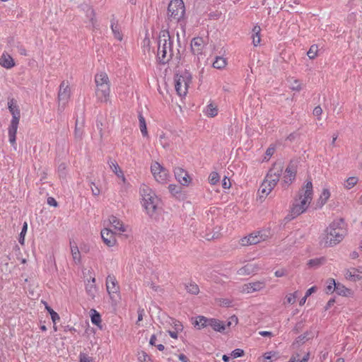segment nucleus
<instances>
[{
	"mask_svg": "<svg viewBox=\"0 0 362 362\" xmlns=\"http://www.w3.org/2000/svg\"><path fill=\"white\" fill-rule=\"evenodd\" d=\"M173 40L168 30L160 32L158 40L157 59L160 64L168 63L174 56Z\"/></svg>",
	"mask_w": 362,
	"mask_h": 362,
	"instance_id": "nucleus-1",
	"label": "nucleus"
},
{
	"mask_svg": "<svg viewBox=\"0 0 362 362\" xmlns=\"http://www.w3.org/2000/svg\"><path fill=\"white\" fill-rule=\"evenodd\" d=\"M313 199V184L308 181L299 192V199H296L291 209V216L295 218L305 211Z\"/></svg>",
	"mask_w": 362,
	"mask_h": 362,
	"instance_id": "nucleus-2",
	"label": "nucleus"
},
{
	"mask_svg": "<svg viewBox=\"0 0 362 362\" xmlns=\"http://www.w3.org/2000/svg\"><path fill=\"white\" fill-rule=\"evenodd\" d=\"M326 245L332 247L343 240L347 230L343 218L334 220L326 229Z\"/></svg>",
	"mask_w": 362,
	"mask_h": 362,
	"instance_id": "nucleus-3",
	"label": "nucleus"
},
{
	"mask_svg": "<svg viewBox=\"0 0 362 362\" xmlns=\"http://www.w3.org/2000/svg\"><path fill=\"white\" fill-rule=\"evenodd\" d=\"M95 83L96 85L95 95L101 103H107L109 100L110 93V80L105 72H100L95 75Z\"/></svg>",
	"mask_w": 362,
	"mask_h": 362,
	"instance_id": "nucleus-4",
	"label": "nucleus"
},
{
	"mask_svg": "<svg viewBox=\"0 0 362 362\" xmlns=\"http://www.w3.org/2000/svg\"><path fill=\"white\" fill-rule=\"evenodd\" d=\"M141 194L143 197L144 206L150 216H153L159 207L160 199L156 193L148 186L144 185L141 188Z\"/></svg>",
	"mask_w": 362,
	"mask_h": 362,
	"instance_id": "nucleus-5",
	"label": "nucleus"
},
{
	"mask_svg": "<svg viewBox=\"0 0 362 362\" xmlns=\"http://www.w3.org/2000/svg\"><path fill=\"white\" fill-rule=\"evenodd\" d=\"M185 12V4L182 0H172L168 7V20L178 22L183 18Z\"/></svg>",
	"mask_w": 362,
	"mask_h": 362,
	"instance_id": "nucleus-6",
	"label": "nucleus"
},
{
	"mask_svg": "<svg viewBox=\"0 0 362 362\" xmlns=\"http://www.w3.org/2000/svg\"><path fill=\"white\" fill-rule=\"evenodd\" d=\"M191 82L192 76L187 71L175 76V88L179 96H185L187 94V88Z\"/></svg>",
	"mask_w": 362,
	"mask_h": 362,
	"instance_id": "nucleus-7",
	"label": "nucleus"
},
{
	"mask_svg": "<svg viewBox=\"0 0 362 362\" xmlns=\"http://www.w3.org/2000/svg\"><path fill=\"white\" fill-rule=\"evenodd\" d=\"M238 322V317L235 315L230 316L226 321H221L215 318H210L209 327L214 330L221 333H225L230 327H235Z\"/></svg>",
	"mask_w": 362,
	"mask_h": 362,
	"instance_id": "nucleus-8",
	"label": "nucleus"
},
{
	"mask_svg": "<svg viewBox=\"0 0 362 362\" xmlns=\"http://www.w3.org/2000/svg\"><path fill=\"white\" fill-rule=\"evenodd\" d=\"M71 97V88L68 81H63L59 88L58 91V108L59 112H62L65 109Z\"/></svg>",
	"mask_w": 362,
	"mask_h": 362,
	"instance_id": "nucleus-9",
	"label": "nucleus"
},
{
	"mask_svg": "<svg viewBox=\"0 0 362 362\" xmlns=\"http://www.w3.org/2000/svg\"><path fill=\"white\" fill-rule=\"evenodd\" d=\"M173 329L166 330L165 332H159L158 334L153 333L150 336V339H156L157 337L162 338L167 337V333L169 334L170 337L173 339H177L178 337L182 338V336L180 334L183 331V325L182 324L177 320H173Z\"/></svg>",
	"mask_w": 362,
	"mask_h": 362,
	"instance_id": "nucleus-10",
	"label": "nucleus"
},
{
	"mask_svg": "<svg viewBox=\"0 0 362 362\" xmlns=\"http://www.w3.org/2000/svg\"><path fill=\"white\" fill-rule=\"evenodd\" d=\"M264 240V237L259 231L250 234L240 240V244L243 246L256 245Z\"/></svg>",
	"mask_w": 362,
	"mask_h": 362,
	"instance_id": "nucleus-11",
	"label": "nucleus"
},
{
	"mask_svg": "<svg viewBox=\"0 0 362 362\" xmlns=\"http://www.w3.org/2000/svg\"><path fill=\"white\" fill-rule=\"evenodd\" d=\"M106 288L111 298L115 297L119 291V286L115 276L108 275L106 279Z\"/></svg>",
	"mask_w": 362,
	"mask_h": 362,
	"instance_id": "nucleus-12",
	"label": "nucleus"
},
{
	"mask_svg": "<svg viewBox=\"0 0 362 362\" xmlns=\"http://www.w3.org/2000/svg\"><path fill=\"white\" fill-rule=\"evenodd\" d=\"M266 286L265 281H258L255 282H250L245 284L242 287V291L246 293H251L256 291H259L264 289Z\"/></svg>",
	"mask_w": 362,
	"mask_h": 362,
	"instance_id": "nucleus-13",
	"label": "nucleus"
},
{
	"mask_svg": "<svg viewBox=\"0 0 362 362\" xmlns=\"http://www.w3.org/2000/svg\"><path fill=\"white\" fill-rule=\"evenodd\" d=\"M296 175V170L293 165H288L286 168L285 174L281 185L284 187L289 185L295 180Z\"/></svg>",
	"mask_w": 362,
	"mask_h": 362,
	"instance_id": "nucleus-14",
	"label": "nucleus"
},
{
	"mask_svg": "<svg viewBox=\"0 0 362 362\" xmlns=\"http://www.w3.org/2000/svg\"><path fill=\"white\" fill-rule=\"evenodd\" d=\"M176 180L183 186H187L191 182V178L187 171L184 169L177 167L174 170Z\"/></svg>",
	"mask_w": 362,
	"mask_h": 362,
	"instance_id": "nucleus-15",
	"label": "nucleus"
},
{
	"mask_svg": "<svg viewBox=\"0 0 362 362\" xmlns=\"http://www.w3.org/2000/svg\"><path fill=\"white\" fill-rule=\"evenodd\" d=\"M344 276L346 279L352 281L362 279V267L346 269Z\"/></svg>",
	"mask_w": 362,
	"mask_h": 362,
	"instance_id": "nucleus-16",
	"label": "nucleus"
},
{
	"mask_svg": "<svg viewBox=\"0 0 362 362\" xmlns=\"http://www.w3.org/2000/svg\"><path fill=\"white\" fill-rule=\"evenodd\" d=\"M101 238L104 243L108 247H112L116 244V238L112 230L105 228L101 230Z\"/></svg>",
	"mask_w": 362,
	"mask_h": 362,
	"instance_id": "nucleus-17",
	"label": "nucleus"
},
{
	"mask_svg": "<svg viewBox=\"0 0 362 362\" xmlns=\"http://www.w3.org/2000/svg\"><path fill=\"white\" fill-rule=\"evenodd\" d=\"M283 172V165L281 163H274L272 168L269 170L267 177L271 180H275L276 182L279 181V178Z\"/></svg>",
	"mask_w": 362,
	"mask_h": 362,
	"instance_id": "nucleus-18",
	"label": "nucleus"
},
{
	"mask_svg": "<svg viewBox=\"0 0 362 362\" xmlns=\"http://www.w3.org/2000/svg\"><path fill=\"white\" fill-rule=\"evenodd\" d=\"M276 184L275 180H271L266 177L260 187L261 193L268 195Z\"/></svg>",
	"mask_w": 362,
	"mask_h": 362,
	"instance_id": "nucleus-19",
	"label": "nucleus"
},
{
	"mask_svg": "<svg viewBox=\"0 0 362 362\" xmlns=\"http://www.w3.org/2000/svg\"><path fill=\"white\" fill-rule=\"evenodd\" d=\"M20 119H11V124L8 127V137L9 141L11 144H14L16 143V136L17 133V129L18 127Z\"/></svg>",
	"mask_w": 362,
	"mask_h": 362,
	"instance_id": "nucleus-20",
	"label": "nucleus"
},
{
	"mask_svg": "<svg viewBox=\"0 0 362 362\" xmlns=\"http://www.w3.org/2000/svg\"><path fill=\"white\" fill-rule=\"evenodd\" d=\"M204 47V40L202 37H194L191 42V48L194 54H199Z\"/></svg>",
	"mask_w": 362,
	"mask_h": 362,
	"instance_id": "nucleus-21",
	"label": "nucleus"
},
{
	"mask_svg": "<svg viewBox=\"0 0 362 362\" xmlns=\"http://www.w3.org/2000/svg\"><path fill=\"white\" fill-rule=\"evenodd\" d=\"M8 107L12 115V119H20L21 112L16 100L11 98L8 102Z\"/></svg>",
	"mask_w": 362,
	"mask_h": 362,
	"instance_id": "nucleus-22",
	"label": "nucleus"
},
{
	"mask_svg": "<svg viewBox=\"0 0 362 362\" xmlns=\"http://www.w3.org/2000/svg\"><path fill=\"white\" fill-rule=\"evenodd\" d=\"M0 64L6 69H11L14 66L13 59L8 54H3L0 57Z\"/></svg>",
	"mask_w": 362,
	"mask_h": 362,
	"instance_id": "nucleus-23",
	"label": "nucleus"
},
{
	"mask_svg": "<svg viewBox=\"0 0 362 362\" xmlns=\"http://www.w3.org/2000/svg\"><path fill=\"white\" fill-rule=\"evenodd\" d=\"M209 322L210 318H207L204 316H198L192 322V324L198 329H201L204 327H208Z\"/></svg>",
	"mask_w": 362,
	"mask_h": 362,
	"instance_id": "nucleus-24",
	"label": "nucleus"
},
{
	"mask_svg": "<svg viewBox=\"0 0 362 362\" xmlns=\"http://www.w3.org/2000/svg\"><path fill=\"white\" fill-rule=\"evenodd\" d=\"M109 222L113 226L115 230L119 232H125L126 228L123 225V223L115 216H110L109 217Z\"/></svg>",
	"mask_w": 362,
	"mask_h": 362,
	"instance_id": "nucleus-25",
	"label": "nucleus"
},
{
	"mask_svg": "<svg viewBox=\"0 0 362 362\" xmlns=\"http://www.w3.org/2000/svg\"><path fill=\"white\" fill-rule=\"evenodd\" d=\"M335 292L340 296H350L352 295L353 292L351 289L345 287L343 284L340 283H336L335 288H334Z\"/></svg>",
	"mask_w": 362,
	"mask_h": 362,
	"instance_id": "nucleus-26",
	"label": "nucleus"
},
{
	"mask_svg": "<svg viewBox=\"0 0 362 362\" xmlns=\"http://www.w3.org/2000/svg\"><path fill=\"white\" fill-rule=\"evenodd\" d=\"M110 27L115 37L121 41L122 40V34L121 33L117 21L114 18L111 20Z\"/></svg>",
	"mask_w": 362,
	"mask_h": 362,
	"instance_id": "nucleus-27",
	"label": "nucleus"
},
{
	"mask_svg": "<svg viewBox=\"0 0 362 362\" xmlns=\"http://www.w3.org/2000/svg\"><path fill=\"white\" fill-rule=\"evenodd\" d=\"M109 165L112 170L116 174L118 177H121L123 182H125V177L122 170L120 169L117 163L115 160H110L108 161Z\"/></svg>",
	"mask_w": 362,
	"mask_h": 362,
	"instance_id": "nucleus-28",
	"label": "nucleus"
},
{
	"mask_svg": "<svg viewBox=\"0 0 362 362\" xmlns=\"http://www.w3.org/2000/svg\"><path fill=\"white\" fill-rule=\"evenodd\" d=\"M172 136H168L165 134L162 133L159 136V142L164 148H169L172 144Z\"/></svg>",
	"mask_w": 362,
	"mask_h": 362,
	"instance_id": "nucleus-29",
	"label": "nucleus"
},
{
	"mask_svg": "<svg viewBox=\"0 0 362 362\" xmlns=\"http://www.w3.org/2000/svg\"><path fill=\"white\" fill-rule=\"evenodd\" d=\"M70 245L73 259L76 264H79L81 262V254L79 250L75 243L73 245L71 242Z\"/></svg>",
	"mask_w": 362,
	"mask_h": 362,
	"instance_id": "nucleus-30",
	"label": "nucleus"
},
{
	"mask_svg": "<svg viewBox=\"0 0 362 362\" xmlns=\"http://www.w3.org/2000/svg\"><path fill=\"white\" fill-rule=\"evenodd\" d=\"M260 30H261V28L258 25H255L252 29V32H253V34L252 36V44L255 47L259 45L261 42V38H260V35H259Z\"/></svg>",
	"mask_w": 362,
	"mask_h": 362,
	"instance_id": "nucleus-31",
	"label": "nucleus"
},
{
	"mask_svg": "<svg viewBox=\"0 0 362 362\" xmlns=\"http://www.w3.org/2000/svg\"><path fill=\"white\" fill-rule=\"evenodd\" d=\"M154 178L159 183H165L169 178L168 171L163 167L161 172L158 175H156Z\"/></svg>",
	"mask_w": 362,
	"mask_h": 362,
	"instance_id": "nucleus-32",
	"label": "nucleus"
},
{
	"mask_svg": "<svg viewBox=\"0 0 362 362\" xmlns=\"http://www.w3.org/2000/svg\"><path fill=\"white\" fill-rule=\"evenodd\" d=\"M263 362H273L276 361L279 358V355L278 352L276 351H269L266 352L263 355Z\"/></svg>",
	"mask_w": 362,
	"mask_h": 362,
	"instance_id": "nucleus-33",
	"label": "nucleus"
},
{
	"mask_svg": "<svg viewBox=\"0 0 362 362\" xmlns=\"http://www.w3.org/2000/svg\"><path fill=\"white\" fill-rule=\"evenodd\" d=\"M326 262V259L324 257L320 258H315L310 259L308 264L311 268H318L320 266L323 265Z\"/></svg>",
	"mask_w": 362,
	"mask_h": 362,
	"instance_id": "nucleus-34",
	"label": "nucleus"
},
{
	"mask_svg": "<svg viewBox=\"0 0 362 362\" xmlns=\"http://www.w3.org/2000/svg\"><path fill=\"white\" fill-rule=\"evenodd\" d=\"M204 113L210 117H214L217 115L218 114V108L217 106L214 105L213 103L209 104L206 110H204Z\"/></svg>",
	"mask_w": 362,
	"mask_h": 362,
	"instance_id": "nucleus-35",
	"label": "nucleus"
},
{
	"mask_svg": "<svg viewBox=\"0 0 362 362\" xmlns=\"http://www.w3.org/2000/svg\"><path fill=\"white\" fill-rule=\"evenodd\" d=\"M330 197V192L327 189H324L320 194V197L318 199L317 204L319 206L322 207L329 199Z\"/></svg>",
	"mask_w": 362,
	"mask_h": 362,
	"instance_id": "nucleus-36",
	"label": "nucleus"
},
{
	"mask_svg": "<svg viewBox=\"0 0 362 362\" xmlns=\"http://www.w3.org/2000/svg\"><path fill=\"white\" fill-rule=\"evenodd\" d=\"M227 64L226 59L222 57H216L213 62V67L217 69H223Z\"/></svg>",
	"mask_w": 362,
	"mask_h": 362,
	"instance_id": "nucleus-37",
	"label": "nucleus"
},
{
	"mask_svg": "<svg viewBox=\"0 0 362 362\" xmlns=\"http://www.w3.org/2000/svg\"><path fill=\"white\" fill-rule=\"evenodd\" d=\"M95 282V279L93 278L91 279V281H88V282L86 286V289L88 294L92 297H94L95 292L96 291Z\"/></svg>",
	"mask_w": 362,
	"mask_h": 362,
	"instance_id": "nucleus-38",
	"label": "nucleus"
},
{
	"mask_svg": "<svg viewBox=\"0 0 362 362\" xmlns=\"http://www.w3.org/2000/svg\"><path fill=\"white\" fill-rule=\"evenodd\" d=\"M139 128H140L142 135L144 136H148V132H147L145 118L141 113L139 115Z\"/></svg>",
	"mask_w": 362,
	"mask_h": 362,
	"instance_id": "nucleus-39",
	"label": "nucleus"
},
{
	"mask_svg": "<svg viewBox=\"0 0 362 362\" xmlns=\"http://www.w3.org/2000/svg\"><path fill=\"white\" fill-rule=\"evenodd\" d=\"M185 288L189 293L197 295L199 292V286L195 283H189L185 285Z\"/></svg>",
	"mask_w": 362,
	"mask_h": 362,
	"instance_id": "nucleus-40",
	"label": "nucleus"
},
{
	"mask_svg": "<svg viewBox=\"0 0 362 362\" xmlns=\"http://www.w3.org/2000/svg\"><path fill=\"white\" fill-rule=\"evenodd\" d=\"M254 272V265L252 264H247V265L243 267L238 270V274L240 275L243 274H250Z\"/></svg>",
	"mask_w": 362,
	"mask_h": 362,
	"instance_id": "nucleus-41",
	"label": "nucleus"
},
{
	"mask_svg": "<svg viewBox=\"0 0 362 362\" xmlns=\"http://www.w3.org/2000/svg\"><path fill=\"white\" fill-rule=\"evenodd\" d=\"M298 292L296 291L293 293H289L286 296L285 300L284 302V304H291L293 305L296 303V298H298L297 295Z\"/></svg>",
	"mask_w": 362,
	"mask_h": 362,
	"instance_id": "nucleus-42",
	"label": "nucleus"
},
{
	"mask_svg": "<svg viewBox=\"0 0 362 362\" xmlns=\"http://www.w3.org/2000/svg\"><path fill=\"white\" fill-rule=\"evenodd\" d=\"M87 349L85 348L83 351H81L79 354V362H92L93 358L90 357L87 354Z\"/></svg>",
	"mask_w": 362,
	"mask_h": 362,
	"instance_id": "nucleus-43",
	"label": "nucleus"
},
{
	"mask_svg": "<svg viewBox=\"0 0 362 362\" xmlns=\"http://www.w3.org/2000/svg\"><path fill=\"white\" fill-rule=\"evenodd\" d=\"M317 52H318L317 45H311L309 50L308 51L307 55L310 59H313L317 57Z\"/></svg>",
	"mask_w": 362,
	"mask_h": 362,
	"instance_id": "nucleus-44",
	"label": "nucleus"
},
{
	"mask_svg": "<svg viewBox=\"0 0 362 362\" xmlns=\"http://www.w3.org/2000/svg\"><path fill=\"white\" fill-rule=\"evenodd\" d=\"M162 168L163 166L160 165L158 162H154L151 164V170L154 177L161 172Z\"/></svg>",
	"mask_w": 362,
	"mask_h": 362,
	"instance_id": "nucleus-45",
	"label": "nucleus"
},
{
	"mask_svg": "<svg viewBox=\"0 0 362 362\" xmlns=\"http://www.w3.org/2000/svg\"><path fill=\"white\" fill-rule=\"evenodd\" d=\"M327 285L325 288L327 293H330L335 291V290H334V288H335L336 282L334 279H329L327 281Z\"/></svg>",
	"mask_w": 362,
	"mask_h": 362,
	"instance_id": "nucleus-46",
	"label": "nucleus"
},
{
	"mask_svg": "<svg viewBox=\"0 0 362 362\" xmlns=\"http://www.w3.org/2000/svg\"><path fill=\"white\" fill-rule=\"evenodd\" d=\"M137 357L141 362H151L150 356L144 351H139Z\"/></svg>",
	"mask_w": 362,
	"mask_h": 362,
	"instance_id": "nucleus-47",
	"label": "nucleus"
},
{
	"mask_svg": "<svg viewBox=\"0 0 362 362\" xmlns=\"http://www.w3.org/2000/svg\"><path fill=\"white\" fill-rule=\"evenodd\" d=\"M358 182V178L356 177H350L346 180L345 187L347 189H351Z\"/></svg>",
	"mask_w": 362,
	"mask_h": 362,
	"instance_id": "nucleus-48",
	"label": "nucleus"
},
{
	"mask_svg": "<svg viewBox=\"0 0 362 362\" xmlns=\"http://www.w3.org/2000/svg\"><path fill=\"white\" fill-rule=\"evenodd\" d=\"M83 131L81 127H79L78 125V120L76 122L75 130H74V136L76 139L81 140L83 136Z\"/></svg>",
	"mask_w": 362,
	"mask_h": 362,
	"instance_id": "nucleus-49",
	"label": "nucleus"
},
{
	"mask_svg": "<svg viewBox=\"0 0 362 362\" xmlns=\"http://www.w3.org/2000/svg\"><path fill=\"white\" fill-rule=\"evenodd\" d=\"M87 16L90 17V21L93 25V28L96 26V18H95V12L93 8H90L88 11Z\"/></svg>",
	"mask_w": 362,
	"mask_h": 362,
	"instance_id": "nucleus-50",
	"label": "nucleus"
},
{
	"mask_svg": "<svg viewBox=\"0 0 362 362\" xmlns=\"http://www.w3.org/2000/svg\"><path fill=\"white\" fill-rule=\"evenodd\" d=\"M93 313L91 315V321L93 324H95L96 325H98L99 323L101 322V317L98 313L96 312V310H93Z\"/></svg>",
	"mask_w": 362,
	"mask_h": 362,
	"instance_id": "nucleus-51",
	"label": "nucleus"
},
{
	"mask_svg": "<svg viewBox=\"0 0 362 362\" xmlns=\"http://www.w3.org/2000/svg\"><path fill=\"white\" fill-rule=\"evenodd\" d=\"M220 180V176L216 172H212L209 177V180L211 185H216Z\"/></svg>",
	"mask_w": 362,
	"mask_h": 362,
	"instance_id": "nucleus-52",
	"label": "nucleus"
},
{
	"mask_svg": "<svg viewBox=\"0 0 362 362\" xmlns=\"http://www.w3.org/2000/svg\"><path fill=\"white\" fill-rule=\"evenodd\" d=\"M27 229H28V224H27L26 222H25L24 224H23V228H22L21 232L20 233V238H19V240H18L19 243L21 245L24 244L25 235V233L27 232Z\"/></svg>",
	"mask_w": 362,
	"mask_h": 362,
	"instance_id": "nucleus-53",
	"label": "nucleus"
},
{
	"mask_svg": "<svg viewBox=\"0 0 362 362\" xmlns=\"http://www.w3.org/2000/svg\"><path fill=\"white\" fill-rule=\"evenodd\" d=\"M168 189L171 194L175 195L181 192V187L176 185H170Z\"/></svg>",
	"mask_w": 362,
	"mask_h": 362,
	"instance_id": "nucleus-54",
	"label": "nucleus"
},
{
	"mask_svg": "<svg viewBox=\"0 0 362 362\" xmlns=\"http://www.w3.org/2000/svg\"><path fill=\"white\" fill-rule=\"evenodd\" d=\"M46 308L49 313L52 320L54 322H55L57 320H59V316L56 312H54L51 308L48 306H47Z\"/></svg>",
	"mask_w": 362,
	"mask_h": 362,
	"instance_id": "nucleus-55",
	"label": "nucleus"
},
{
	"mask_svg": "<svg viewBox=\"0 0 362 362\" xmlns=\"http://www.w3.org/2000/svg\"><path fill=\"white\" fill-rule=\"evenodd\" d=\"M230 355L233 358H236L243 356L244 355V351L241 349H236L231 352Z\"/></svg>",
	"mask_w": 362,
	"mask_h": 362,
	"instance_id": "nucleus-56",
	"label": "nucleus"
},
{
	"mask_svg": "<svg viewBox=\"0 0 362 362\" xmlns=\"http://www.w3.org/2000/svg\"><path fill=\"white\" fill-rule=\"evenodd\" d=\"M275 151V147L274 146H270L266 151L265 158L264 159L269 160V158L274 154Z\"/></svg>",
	"mask_w": 362,
	"mask_h": 362,
	"instance_id": "nucleus-57",
	"label": "nucleus"
},
{
	"mask_svg": "<svg viewBox=\"0 0 362 362\" xmlns=\"http://www.w3.org/2000/svg\"><path fill=\"white\" fill-rule=\"evenodd\" d=\"M137 313H138V320L136 321V325L139 326L140 322L143 320V317L145 315V310L144 308H139L138 309Z\"/></svg>",
	"mask_w": 362,
	"mask_h": 362,
	"instance_id": "nucleus-58",
	"label": "nucleus"
},
{
	"mask_svg": "<svg viewBox=\"0 0 362 362\" xmlns=\"http://www.w3.org/2000/svg\"><path fill=\"white\" fill-rule=\"evenodd\" d=\"M220 305L225 307H230L232 306V300L228 298H221L219 300Z\"/></svg>",
	"mask_w": 362,
	"mask_h": 362,
	"instance_id": "nucleus-59",
	"label": "nucleus"
},
{
	"mask_svg": "<svg viewBox=\"0 0 362 362\" xmlns=\"http://www.w3.org/2000/svg\"><path fill=\"white\" fill-rule=\"evenodd\" d=\"M313 115L317 117L318 119H320V116L322 113V109L320 106H317L313 110Z\"/></svg>",
	"mask_w": 362,
	"mask_h": 362,
	"instance_id": "nucleus-60",
	"label": "nucleus"
},
{
	"mask_svg": "<svg viewBox=\"0 0 362 362\" xmlns=\"http://www.w3.org/2000/svg\"><path fill=\"white\" fill-rule=\"evenodd\" d=\"M222 185L224 189H229L231 186L230 181L227 177H225L222 181Z\"/></svg>",
	"mask_w": 362,
	"mask_h": 362,
	"instance_id": "nucleus-61",
	"label": "nucleus"
},
{
	"mask_svg": "<svg viewBox=\"0 0 362 362\" xmlns=\"http://www.w3.org/2000/svg\"><path fill=\"white\" fill-rule=\"evenodd\" d=\"M287 272L284 269H281L275 272L274 274L276 277H282L286 275Z\"/></svg>",
	"mask_w": 362,
	"mask_h": 362,
	"instance_id": "nucleus-62",
	"label": "nucleus"
},
{
	"mask_svg": "<svg viewBox=\"0 0 362 362\" xmlns=\"http://www.w3.org/2000/svg\"><path fill=\"white\" fill-rule=\"evenodd\" d=\"M309 357H310V352L309 351L305 352V354L303 356V358H299V360H297V362H308V361L309 360Z\"/></svg>",
	"mask_w": 362,
	"mask_h": 362,
	"instance_id": "nucleus-63",
	"label": "nucleus"
},
{
	"mask_svg": "<svg viewBox=\"0 0 362 362\" xmlns=\"http://www.w3.org/2000/svg\"><path fill=\"white\" fill-rule=\"evenodd\" d=\"M178 358L179 359L182 361V362H189V360L187 358V357L183 354H180L179 356H178Z\"/></svg>",
	"mask_w": 362,
	"mask_h": 362,
	"instance_id": "nucleus-64",
	"label": "nucleus"
}]
</instances>
